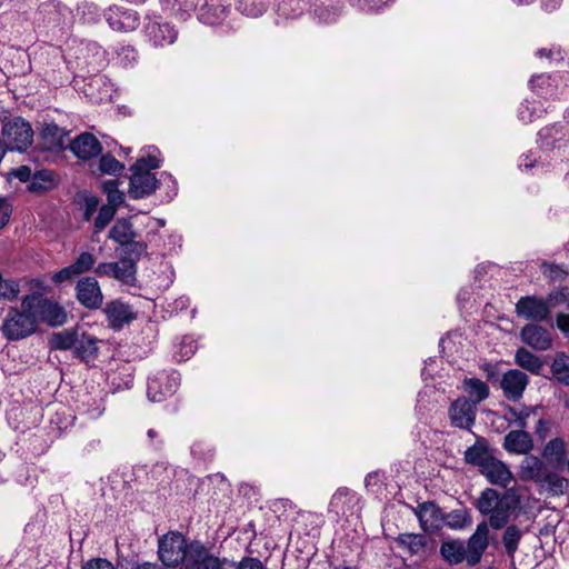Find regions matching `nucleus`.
Segmentation results:
<instances>
[{"instance_id": "f257e3e1", "label": "nucleus", "mask_w": 569, "mask_h": 569, "mask_svg": "<svg viewBox=\"0 0 569 569\" xmlns=\"http://www.w3.org/2000/svg\"><path fill=\"white\" fill-rule=\"evenodd\" d=\"M159 150L156 147L147 148V156L139 158L130 168L131 176L128 193L132 199H142L152 194L160 184H166L170 192L168 201L177 194V181L168 172H161L158 179L153 169H158L161 164Z\"/></svg>"}, {"instance_id": "f03ea898", "label": "nucleus", "mask_w": 569, "mask_h": 569, "mask_svg": "<svg viewBox=\"0 0 569 569\" xmlns=\"http://www.w3.org/2000/svg\"><path fill=\"white\" fill-rule=\"evenodd\" d=\"M518 507L519 498L513 492L500 495L492 488L485 489L476 502L479 512L488 517V526L496 530L507 526Z\"/></svg>"}, {"instance_id": "7ed1b4c3", "label": "nucleus", "mask_w": 569, "mask_h": 569, "mask_svg": "<svg viewBox=\"0 0 569 569\" xmlns=\"http://www.w3.org/2000/svg\"><path fill=\"white\" fill-rule=\"evenodd\" d=\"M193 541L188 542L179 531H169L158 540V557L163 566L176 568L190 562V553Z\"/></svg>"}, {"instance_id": "20e7f679", "label": "nucleus", "mask_w": 569, "mask_h": 569, "mask_svg": "<svg viewBox=\"0 0 569 569\" xmlns=\"http://www.w3.org/2000/svg\"><path fill=\"white\" fill-rule=\"evenodd\" d=\"M34 313L23 306L21 308H10L2 321L1 331L10 341L24 339L37 330Z\"/></svg>"}, {"instance_id": "39448f33", "label": "nucleus", "mask_w": 569, "mask_h": 569, "mask_svg": "<svg viewBox=\"0 0 569 569\" xmlns=\"http://www.w3.org/2000/svg\"><path fill=\"white\" fill-rule=\"evenodd\" d=\"M23 306L33 311L37 325L44 322L50 327H58L67 321L64 309L58 302L44 298L40 292L24 296Z\"/></svg>"}, {"instance_id": "423d86ee", "label": "nucleus", "mask_w": 569, "mask_h": 569, "mask_svg": "<svg viewBox=\"0 0 569 569\" xmlns=\"http://www.w3.org/2000/svg\"><path fill=\"white\" fill-rule=\"evenodd\" d=\"M1 134L10 150L26 151L33 142L31 124L21 117H14L2 124Z\"/></svg>"}, {"instance_id": "0eeeda50", "label": "nucleus", "mask_w": 569, "mask_h": 569, "mask_svg": "<svg viewBox=\"0 0 569 569\" xmlns=\"http://www.w3.org/2000/svg\"><path fill=\"white\" fill-rule=\"evenodd\" d=\"M142 32L146 40L156 48L170 46L178 38V31L174 26L153 13L144 17Z\"/></svg>"}, {"instance_id": "6e6552de", "label": "nucleus", "mask_w": 569, "mask_h": 569, "mask_svg": "<svg viewBox=\"0 0 569 569\" xmlns=\"http://www.w3.org/2000/svg\"><path fill=\"white\" fill-rule=\"evenodd\" d=\"M180 383V376L177 371H160L149 378L147 396L152 402H160L172 396Z\"/></svg>"}, {"instance_id": "1a4fd4ad", "label": "nucleus", "mask_w": 569, "mask_h": 569, "mask_svg": "<svg viewBox=\"0 0 569 569\" xmlns=\"http://www.w3.org/2000/svg\"><path fill=\"white\" fill-rule=\"evenodd\" d=\"M94 273L129 284L136 280V262L130 258H122L118 262H101L94 268Z\"/></svg>"}, {"instance_id": "9d476101", "label": "nucleus", "mask_w": 569, "mask_h": 569, "mask_svg": "<svg viewBox=\"0 0 569 569\" xmlns=\"http://www.w3.org/2000/svg\"><path fill=\"white\" fill-rule=\"evenodd\" d=\"M76 298L80 305L90 310L99 309L103 303V293L93 277H83L76 284Z\"/></svg>"}, {"instance_id": "9b49d317", "label": "nucleus", "mask_w": 569, "mask_h": 569, "mask_svg": "<svg viewBox=\"0 0 569 569\" xmlns=\"http://www.w3.org/2000/svg\"><path fill=\"white\" fill-rule=\"evenodd\" d=\"M104 18L112 30L120 32L133 31L140 22L137 11L116 4L107 9Z\"/></svg>"}, {"instance_id": "f8f14e48", "label": "nucleus", "mask_w": 569, "mask_h": 569, "mask_svg": "<svg viewBox=\"0 0 569 569\" xmlns=\"http://www.w3.org/2000/svg\"><path fill=\"white\" fill-rule=\"evenodd\" d=\"M490 530L487 521L477 525L476 531L469 537L467 550V563L476 566L480 562L482 555L489 547Z\"/></svg>"}, {"instance_id": "ddd939ff", "label": "nucleus", "mask_w": 569, "mask_h": 569, "mask_svg": "<svg viewBox=\"0 0 569 569\" xmlns=\"http://www.w3.org/2000/svg\"><path fill=\"white\" fill-rule=\"evenodd\" d=\"M516 312L519 317L528 320L543 321L550 313V306L542 298L526 296L516 303Z\"/></svg>"}, {"instance_id": "4468645a", "label": "nucleus", "mask_w": 569, "mask_h": 569, "mask_svg": "<svg viewBox=\"0 0 569 569\" xmlns=\"http://www.w3.org/2000/svg\"><path fill=\"white\" fill-rule=\"evenodd\" d=\"M476 413L477 406L465 397L456 399L449 408L452 426L461 429H470L475 425Z\"/></svg>"}, {"instance_id": "2eb2a0df", "label": "nucleus", "mask_w": 569, "mask_h": 569, "mask_svg": "<svg viewBox=\"0 0 569 569\" xmlns=\"http://www.w3.org/2000/svg\"><path fill=\"white\" fill-rule=\"evenodd\" d=\"M529 378L520 370H508L501 379L500 386L505 397L511 401H518L526 390Z\"/></svg>"}, {"instance_id": "dca6fc26", "label": "nucleus", "mask_w": 569, "mask_h": 569, "mask_svg": "<svg viewBox=\"0 0 569 569\" xmlns=\"http://www.w3.org/2000/svg\"><path fill=\"white\" fill-rule=\"evenodd\" d=\"M96 257L90 252H81L79 257L69 264L60 269L52 276V280L57 283L71 280L79 274L86 273L93 269Z\"/></svg>"}, {"instance_id": "f3484780", "label": "nucleus", "mask_w": 569, "mask_h": 569, "mask_svg": "<svg viewBox=\"0 0 569 569\" xmlns=\"http://www.w3.org/2000/svg\"><path fill=\"white\" fill-rule=\"evenodd\" d=\"M181 569H223L219 558L209 552L207 547L200 541H193L190 553V562H187Z\"/></svg>"}, {"instance_id": "a211bd4d", "label": "nucleus", "mask_w": 569, "mask_h": 569, "mask_svg": "<svg viewBox=\"0 0 569 569\" xmlns=\"http://www.w3.org/2000/svg\"><path fill=\"white\" fill-rule=\"evenodd\" d=\"M104 313L109 326L114 330L121 329L136 318L131 307L120 300H113L107 303Z\"/></svg>"}, {"instance_id": "6ab92c4d", "label": "nucleus", "mask_w": 569, "mask_h": 569, "mask_svg": "<svg viewBox=\"0 0 569 569\" xmlns=\"http://www.w3.org/2000/svg\"><path fill=\"white\" fill-rule=\"evenodd\" d=\"M480 473L483 475L490 483L502 488H507L513 479L509 467L496 457L485 465Z\"/></svg>"}, {"instance_id": "aec40b11", "label": "nucleus", "mask_w": 569, "mask_h": 569, "mask_svg": "<svg viewBox=\"0 0 569 569\" xmlns=\"http://www.w3.org/2000/svg\"><path fill=\"white\" fill-rule=\"evenodd\" d=\"M520 337L526 345L540 351L548 350L552 345L549 331L535 323L526 325L520 332Z\"/></svg>"}, {"instance_id": "412c9836", "label": "nucleus", "mask_w": 569, "mask_h": 569, "mask_svg": "<svg viewBox=\"0 0 569 569\" xmlns=\"http://www.w3.org/2000/svg\"><path fill=\"white\" fill-rule=\"evenodd\" d=\"M503 449L509 453L528 455L533 449V439L525 429L511 430L505 436Z\"/></svg>"}, {"instance_id": "4be33fe9", "label": "nucleus", "mask_w": 569, "mask_h": 569, "mask_svg": "<svg viewBox=\"0 0 569 569\" xmlns=\"http://www.w3.org/2000/svg\"><path fill=\"white\" fill-rule=\"evenodd\" d=\"M416 516L425 531H435L439 529L442 523V512L432 501L420 503L417 507Z\"/></svg>"}, {"instance_id": "5701e85b", "label": "nucleus", "mask_w": 569, "mask_h": 569, "mask_svg": "<svg viewBox=\"0 0 569 569\" xmlns=\"http://www.w3.org/2000/svg\"><path fill=\"white\" fill-rule=\"evenodd\" d=\"M72 152L82 160H88L101 153L99 140L91 133H82L71 142Z\"/></svg>"}, {"instance_id": "b1692460", "label": "nucleus", "mask_w": 569, "mask_h": 569, "mask_svg": "<svg viewBox=\"0 0 569 569\" xmlns=\"http://www.w3.org/2000/svg\"><path fill=\"white\" fill-rule=\"evenodd\" d=\"M493 457L487 439L482 437L477 438L476 442L465 451V461L468 465L478 467L479 471Z\"/></svg>"}, {"instance_id": "393cba45", "label": "nucleus", "mask_w": 569, "mask_h": 569, "mask_svg": "<svg viewBox=\"0 0 569 569\" xmlns=\"http://www.w3.org/2000/svg\"><path fill=\"white\" fill-rule=\"evenodd\" d=\"M547 471L545 463L531 455L520 462L518 475L522 481H533L540 485Z\"/></svg>"}, {"instance_id": "a878e982", "label": "nucleus", "mask_w": 569, "mask_h": 569, "mask_svg": "<svg viewBox=\"0 0 569 569\" xmlns=\"http://www.w3.org/2000/svg\"><path fill=\"white\" fill-rule=\"evenodd\" d=\"M82 331L81 328L74 327L53 332L49 339L50 348L53 350H73Z\"/></svg>"}, {"instance_id": "bb28decb", "label": "nucleus", "mask_w": 569, "mask_h": 569, "mask_svg": "<svg viewBox=\"0 0 569 569\" xmlns=\"http://www.w3.org/2000/svg\"><path fill=\"white\" fill-rule=\"evenodd\" d=\"M73 353L77 358L82 361L89 362L98 356V340L91 335H88L84 330L81 333L80 339L73 349Z\"/></svg>"}, {"instance_id": "cd10ccee", "label": "nucleus", "mask_w": 569, "mask_h": 569, "mask_svg": "<svg viewBox=\"0 0 569 569\" xmlns=\"http://www.w3.org/2000/svg\"><path fill=\"white\" fill-rule=\"evenodd\" d=\"M137 233L128 219H118L109 231V238L120 247L136 239Z\"/></svg>"}, {"instance_id": "c85d7f7f", "label": "nucleus", "mask_w": 569, "mask_h": 569, "mask_svg": "<svg viewBox=\"0 0 569 569\" xmlns=\"http://www.w3.org/2000/svg\"><path fill=\"white\" fill-rule=\"evenodd\" d=\"M156 236V233L152 234L151 232H148V242L137 241L133 239L129 243L123 244L121 248L123 249V253L127 256L126 258H130L133 261V258L139 259L147 252L148 244L153 246L158 252H161L162 246L154 240Z\"/></svg>"}, {"instance_id": "c756f323", "label": "nucleus", "mask_w": 569, "mask_h": 569, "mask_svg": "<svg viewBox=\"0 0 569 569\" xmlns=\"http://www.w3.org/2000/svg\"><path fill=\"white\" fill-rule=\"evenodd\" d=\"M359 500L356 492L348 488H340L332 496L330 507L337 513H346L355 503L359 502Z\"/></svg>"}, {"instance_id": "7c9ffc66", "label": "nucleus", "mask_w": 569, "mask_h": 569, "mask_svg": "<svg viewBox=\"0 0 569 569\" xmlns=\"http://www.w3.org/2000/svg\"><path fill=\"white\" fill-rule=\"evenodd\" d=\"M442 557L451 565H458L463 560L467 561L466 546L460 540H449L442 542L440 547Z\"/></svg>"}, {"instance_id": "2f4dec72", "label": "nucleus", "mask_w": 569, "mask_h": 569, "mask_svg": "<svg viewBox=\"0 0 569 569\" xmlns=\"http://www.w3.org/2000/svg\"><path fill=\"white\" fill-rule=\"evenodd\" d=\"M228 14V9L226 6L221 3H216L211 1L210 3H206L199 13V19L207 24H219L224 21Z\"/></svg>"}, {"instance_id": "473e14b6", "label": "nucleus", "mask_w": 569, "mask_h": 569, "mask_svg": "<svg viewBox=\"0 0 569 569\" xmlns=\"http://www.w3.org/2000/svg\"><path fill=\"white\" fill-rule=\"evenodd\" d=\"M465 392L469 396V400L477 406L479 402L489 397L488 385L477 378H466L462 382Z\"/></svg>"}, {"instance_id": "72a5a7b5", "label": "nucleus", "mask_w": 569, "mask_h": 569, "mask_svg": "<svg viewBox=\"0 0 569 569\" xmlns=\"http://www.w3.org/2000/svg\"><path fill=\"white\" fill-rule=\"evenodd\" d=\"M565 139L562 128L559 126H550L538 132V142L542 149L549 150L560 148V142Z\"/></svg>"}, {"instance_id": "f704fd0d", "label": "nucleus", "mask_w": 569, "mask_h": 569, "mask_svg": "<svg viewBox=\"0 0 569 569\" xmlns=\"http://www.w3.org/2000/svg\"><path fill=\"white\" fill-rule=\"evenodd\" d=\"M398 546L409 555H421L426 549V538L418 533H401L397 538Z\"/></svg>"}, {"instance_id": "c9c22d12", "label": "nucleus", "mask_w": 569, "mask_h": 569, "mask_svg": "<svg viewBox=\"0 0 569 569\" xmlns=\"http://www.w3.org/2000/svg\"><path fill=\"white\" fill-rule=\"evenodd\" d=\"M516 363L531 373L538 375L542 369V361L525 348H519L515 355Z\"/></svg>"}, {"instance_id": "e433bc0d", "label": "nucleus", "mask_w": 569, "mask_h": 569, "mask_svg": "<svg viewBox=\"0 0 569 569\" xmlns=\"http://www.w3.org/2000/svg\"><path fill=\"white\" fill-rule=\"evenodd\" d=\"M537 411L536 407H522L521 409H517L515 407L508 406L506 408L505 419L517 426L519 429H526L528 426V418L535 415Z\"/></svg>"}, {"instance_id": "4c0bfd02", "label": "nucleus", "mask_w": 569, "mask_h": 569, "mask_svg": "<svg viewBox=\"0 0 569 569\" xmlns=\"http://www.w3.org/2000/svg\"><path fill=\"white\" fill-rule=\"evenodd\" d=\"M567 486L568 481L566 478L551 471H547L541 483L539 485L541 489L547 490L551 496L563 495Z\"/></svg>"}, {"instance_id": "58836bf2", "label": "nucleus", "mask_w": 569, "mask_h": 569, "mask_svg": "<svg viewBox=\"0 0 569 569\" xmlns=\"http://www.w3.org/2000/svg\"><path fill=\"white\" fill-rule=\"evenodd\" d=\"M54 186V176L50 170H37L33 172L31 182L28 188L30 191L40 193L51 189Z\"/></svg>"}, {"instance_id": "ea45409f", "label": "nucleus", "mask_w": 569, "mask_h": 569, "mask_svg": "<svg viewBox=\"0 0 569 569\" xmlns=\"http://www.w3.org/2000/svg\"><path fill=\"white\" fill-rule=\"evenodd\" d=\"M566 448L567 446L562 438H553L546 443L542 450V456L548 460H553L557 463H561L566 458Z\"/></svg>"}, {"instance_id": "a19ab883", "label": "nucleus", "mask_w": 569, "mask_h": 569, "mask_svg": "<svg viewBox=\"0 0 569 569\" xmlns=\"http://www.w3.org/2000/svg\"><path fill=\"white\" fill-rule=\"evenodd\" d=\"M553 377L565 386H569V356L558 352L551 363Z\"/></svg>"}, {"instance_id": "79ce46f5", "label": "nucleus", "mask_w": 569, "mask_h": 569, "mask_svg": "<svg viewBox=\"0 0 569 569\" xmlns=\"http://www.w3.org/2000/svg\"><path fill=\"white\" fill-rule=\"evenodd\" d=\"M522 537V531L516 525L507 526L502 535V543L508 556L513 557Z\"/></svg>"}, {"instance_id": "37998d69", "label": "nucleus", "mask_w": 569, "mask_h": 569, "mask_svg": "<svg viewBox=\"0 0 569 569\" xmlns=\"http://www.w3.org/2000/svg\"><path fill=\"white\" fill-rule=\"evenodd\" d=\"M529 83L531 89L540 97H552L555 94V86L548 74L535 76Z\"/></svg>"}, {"instance_id": "c03bdc74", "label": "nucleus", "mask_w": 569, "mask_h": 569, "mask_svg": "<svg viewBox=\"0 0 569 569\" xmlns=\"http://www.w3.org/2000/svg\"><path fill=\"white\" fill-rule=\"evenodd\" d=\"M197 350V343L190 336H183L174 346L173 357L177 361L188 360Z\"/></svg>"}, {"instance_id": "a18cd8bd", "label": "nucleus", "mask_w": 569, "mask_h": 569, "mask_svg": "<svg viewBox=\"0 0 569 569\" xmlns=\"http://www.w3.org/2000/svg\"><path fill=\"white\" fill-rule=\"evenodd\" d=\"M103 191L107 194L108 206H113L118 209L124 201V193L119 190L116 180H108L103 183Z\"/></svg>"}, {"instance_id": "49530a36", "label": "nucleus", "mask_w": 569, "mask_h": 569, "mask_svg": "<svg viewBox=\"0 0 569 569\" xmlns=\"http://www.w3.org/2000/svg\"><path fill=\"white\" fill-rule=\"evenodd\" d=\"M20 293L19 281L13 279H3L0 274V299L14 301Z\"/></svg>"}, {"instance_id": "de8ad7c7", "label": "nucleus", "mask_w": 569, "mask_h": 569, "mask_svg": "<svg viewBox=\"0 0 569 569\" xmlns=\"http://www.w3.org/2000/svg\"><path fill=\"white\" fill-rule=\"evenodd\" d=\"M117 208L113 206L104 204L99 209L98 216L94 220V231L100 232L103 230L114 218Z\"/></svg>"}, {"instance_id": "09e8293b", "label": "nucleus", "mask_w": 569, "mask_h": 569, "mask_svg": "<svg viewBox=\"0 0 569 569\" xmlns=\"http://www.w3.org/2000/svg\"><path fill=\"white\" fill-rule=\"evenodd\" d=\"M99 168L103 173L117 176L122 172L124 166L113 156L104 154L100 159Z\"/></svg>"}, {"instance_id": "8fccbe9b", "label": "nucleus", "mask_w": 569, "mask_h": 569, "mask_svg": "<svg viewBox=\"0 0 569 569\" xmlns=\"http://www.w3.org/2000/svg\"><path fill=\"white\" fill-rule=\"evenodd\" d=\"M82 413L87 415L90 419H97L101 417L104 411L102 398H90L88 402H82Z\"/></svg>"}, {"instance_id": "3c124183", "label": "nucleus", "mask_w": 569, "mask_h": 569, "mask_svg": "<svg viewBox=\"0 0 569 569\" xmlns=\"http://www.w3.org/2000/svg\"><path fill=\"white\" fill-rule=\"evenodd\" d=\"M78 12L88 23L97 22L100 18V10L97 4L91 2H82L78 6Z\"/></svg>"}, {"instance_id": "603ef678", "label": "nucleus", "mask_w": 569, "mask_h": 569, "mask_svg": "<svg viewBox=\"0 0 569 569\" xmlns=\"http://www.w3.org/2000/svg\"><path fill=\"white\" fill-rule=\"evenodd\" d=\"M541 112L540 108L536 102H529L522 103L519 108L518 116L519 119L525 122L529 123L532 122L536 117H539L537 113Z\"/></svg>"}, {"instance_id": "864d4df0", "label": "nucleus", "mask_w": 569, "mask_h": 569, "mask_svg": "<svg viewBox=\"0 0 569 569\" xmlns=\"http://www.w3.org/2000/svg\"><path fill=\"white\" fill-rule=\"evenodd\" d=\"M118 58L124 67H128L137 62L138 51L130 44L122 46L118 51Z\"/></svg>"}, {"instance_id": "5fc2aeb1", "label": "nucleus", "mask_w": 569, "mask_h": 569, "mask_svg": "<svg viewBox=\"0 0 569 569\" xmlns=\"http://www.w3.org/2000/svg\"><path fill=\"white\" fill-rule=\"evenodd\" d=\"M83 219L89 221L99 207V199L96 196L86 194L82 199Z\"/></svg>"}, {"instance_id": "6e6d98bb", "label": "nucleus", "mask_w": 569, "mask_h": 569, "mask_svg": "<svg viewBox=\"0 0 569 569\" xmlns=\"http://www.w3.org/2000/svg\"><path fill=\"white\" fill-rule=\"evenodd\" d=\"M33 172L30 167L28 166H20L16 169H12L10 172V177H13L21 182H31Z\"/></svg>"}, {"instance_id": "4d7b16f0", "label": "nucleus", "mask_w": 569, "mask_h": 569, "mask_svg": "<svg viewBox=\"0 0 569 569\" xmlns=\"http://www.w3.org/2000/svg\"><path fill=\"white\" fill-rule=\"evenodd\" d=\"M467 521L468 519L466 517V513L461 511H455L448 516L447 523L450 528L461 529L466 526Z\"/></svg>"}, {"instance_id": "13d9d810", "label": "nucleus", "mask_w": 569, "mask_h": 569, "mask_svg": "<svg viewBox=\"0 0 569 569\" xmlns=\"http://www.w3.org/2000/svg\"><path fill=\"white\" fill-rule=\"evenodd\" d=\"M81 569H114V567L104 558H93L88 560Z\"/></svg>"}, {"instance_id": "bf43d9fd", "label": "nucleus", "mask_w": 569, "mask_h": 569, "mask_svg": "<svg viewBox=\"0 0 569 569\" xmlns=\"http://www.w3.org/2000/svg\"><path fill=\"white\" fill-rule=\"evenodd\" d=\"M172 8L178 7L179 10L189 11L198 6L199 0H164Z\"/></svg>"}, {"instance_id": "052dcab7", "label": "nucleus", "mask_w": 569, "mask_h": 569, "mask_svg": "<svg viewBox=\"0 0 569 569\" xmlns=\"http://www.w3.org/2000/svg\"><path fill=\"white\" fill-rule=\"evenodd\" d=\"M11 211L12 209L10 203L7 200L0 198V229L8 223Z\"/></svg>"}, {"instance_id": "680f3d73", "label": "nucleus", "mask_w": 569, "mask_h": 569, "mask_svg": "<svg viewBox=\"0 0 569 569\" xmlns=\"http://www.w3.org/2000/svg\"><path fill=\"white\" fill-rule=\"evenodd\" d=\"M43 137H52L56 140L54 142L59 143L63 137V130L54 123L47 124L43 129Z\"/></svg>"}, {"instance_id": "e2e57ef3", "label": "nucleus", "mask_w": 569, "mask_h": 569, "mask_svg": "<svg viewBox=\"0 0 569 569\" xmlns=\"http://www.w3.org/2000/svg\"><path fill=\"white\" fill-rule=\"evenodd\" d=\"M238 569H263V566L257 558H246L239 563Z\"/></svg>"}, {"instance_id": "0e129e2a", "label": "nucleus", "mask_w": 569, "mask_h": 569, "mask_svg": "<svg viewBox=\"0 0 569 569\" xmlns=\"http://www.w3.org/2000/svg\"><path fill=\"white\" fill-rule=\"evenodd\" d=\"M382 481V473L379 471L369 472L365 478L367 488L375 487Z\"/></svg>"}, {"instance_id": "69168bd1", "label": "nucleus", "mask_w": 569, "mask_h": 569, "mask_svg": "<svg viewBox=\"0 0 569 569\" xmlns=\"http://www.w3.org/2000/svg\"><path fill=\"white\" fill-rule=\"evenodd\" d=\"M557 327L563 333L569 335V313H559L557 316Z\"/></svg>"}, {"instance_id": "338daca9", "label": "nucleus", "mask_w": 569, "mask_h": 569, "mask_svg": "<svg viewBox=\"0 0 569 569\" xmlns=\"http://www.w3.org/2000/svg\"><path fill=\"white\" fill-rule=\"evenodd\" d=\"M86 49L87 51H94V62L102 63L104 61V51L96 43H88Z\"/></svg>"}, {"instance_id": "774afa93", "label": "nucleus", "mask_w": 569, "mask_h": 569, "mask_svg": "<svg viewBox=\"0 0 569 569\" xmlns=\"http://www.w3.org/2000/svg\"><path fill=\"white\" fill-rule=\"evenodd\" d=\"M549 431V422L545 419H539L537 427H536V433L541 438L545 439L547 433Z\"/></svg>"}]
</instances>
